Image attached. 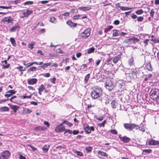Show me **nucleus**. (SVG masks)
<instances>
[{"mask_svg": "<svg viewBox=\"0 0 159 159\" xmlns=\"http://www.w3.org/2000/svg\"><path fill=\"white\" fill-rule=\"evenodd\" d=\"M102 95V90L99 87L94 88L91 93L92 98L96 99L101 97Z\"/></svg>", "mask_w": 159, "mask_h": 159, "instance_id": "obj_1", "label": "nucleus"}, {"mask_svg": "<svg viewBox=\"0 0 159 159\" xmlns=\"http://www.w3.org/2000/svg\"><path fill=\"white\" fill-rule=\"evenodd\" d=\"M155 100L156 101V103L157 104H159V92L157 95V97H155Z\"/></svg>", "mask_w": 159, "mask_h": 159, "instance_id": "obj_46", "label": "nucleus"}, {"mask_svg": "<svg viewBox=\"0 0 159 159\" xmlns=\"http://www.w3.org/2000/svg\"><path fill=\"white\" fill-rule=\"evenodd\" d=\"M131 8L130 7H121L120 9L122 11H126L130 10Z\"/></svg>", "mask_w": 159, "mask_h": 159, "instance_id": "obj_38", "label": "nucleus"}, {"mask_svg": "<svg viewBox=\"0 0 159 159\" xmlns=\"http://www.w3.org/2000/svg\"><path fill=\"white\" fill-rule=\"evenodd\" d=\"M97 153L98 155V157L100 158L101 157H99V156L106 157L107 158L108 157V155L105 152L99 150L98 151Z\"/></svg>", "mask_w": 159, "mask_h": 159, "instance_id": "obj_15", "label": "nucleus"}, {"mask_svg": "<svg viewBox=\"0 0 159 159\" xmlns=\"http://www.w3.org/2000/svg\"><path fill=\"white\" fill-rule=\"evenodd\" d=\"M143 13V11L141 9H140L136 11V13L138 15H140Z\"/></svg>", "mask_w": 159, "mask_h": 159, "instance_id": "obj_52", "label": "nucleus"}, {"mask_svg": "<svg viewBox=\"0 0 159 159\" xmlns=\"http://www.w3.org/2000/svg\"><path fill=\"white\" fill-rule=\"evenodd\" d=\"M81 15H75L73 16V19L75 20H77L80 18V17Z\"/></svg>", "mask_w": 159, "mask_h": 159, "instance_id": "obj_54", "label": "nucleus"}, {"mask_svg": "<svg viewBox=\"0 0 159 159\" xmlns=\"http://www.w3.org/2000/svg\"><path fill=\"white\" fill-rule=\"evenodd\" d=\"M37 68L34 66H32L28 69L27 72L30 73L31 71H34L36 70Z\"/></svg>", "mask_w": 159, "mask_h": 159, "instance_id": "obj_25", "label": "nucleus"}, {"mask_svg": "<svg viewBox=\"0 0 159 159\" xmlns=\"http://www.w3.org/2000/svg\"><path fill=\"white\" fill-rule=\"evenodd\" d=\"M107 123V120H104L101 123H98V126L100 127H104L105 126V124Z\"/></svg>", "mask_w": 159, "mask_h": 159, "instance_id": "obj_32", "label": "nucleus"}, {"mask_svg": "<svg viewBox=\"0 0 159 159\" xmlns=\"http://www.w3.org/2000/svg\"><path fill=\"white\" fill-rule=\"evenodd\" d=\"M23 67L21 66H20L18 67H16V69L19 70L20 71H22L21 70H22V68Z\"/></svg>", "mask_w": 159, "mask_h": 159, "instance_id": "obj_64", "label": "nucleus"}, {"mask_svg": "<svg viewBox=\"0 0 159 159\" xmlns=\"http://www.w3.org/2000/svg\"><path fill=\"white\" fill-rule=\"evenodd\" d=\"M119 137L120 140L124 143H127L130 140V139L126 136H121V135L120 134Z\"/></svg>", "mask_w": 159, "mask_h": 159, "instance_id": "obj_9", "label": "nucleus"}, {"mask_svg": "<svg viewBox=\"0 0 159 159\" xmlns=\"http://www.w3.org/2000/svg\"><path fill=\"white\" fill-rule=\"evenodd\" d=\"M133 62V58H130L128 61V63L130 66L132 65Z\"/></svg>", "mask_w": 159, "mask_h": 159, "instance_id": "obj_51", "label": "nucleus"}, {"mask_svg": "<svg viewBox=\"0 0 159 159\" xmlns=\"http://www.w3.org/2000/svg\"><path fill=\"white\" fill-rule=\"evenodd\" d=\"M10 108L15 113H16L19 109V107L16 105H11Z\"/></svg>", "mask_w": 159, "mask_h": 159, "instance_id": "obj_22", "label": "nucleus"}, {"mask_svg": "<svg viewBox=\"0 0 159 159\" xmlns=\"http://www.w3.org/2000/svg\"><path fill=\"white\" fill-rule=\"evenodd\" d=\"M51 65V62H49L48 63L43 64V65L41 66L40 67L41 68H42L44 69L45 68H46L48 66H50Z\"/></svg>", "mask_w": 159, "mask_h": 159, "instance_id": "obj_26", "label": "nucleus"}, {"mask_svg": "<svg viewBox=\"0 0 159 159\" xmlns=\"http://www.w3.org/2000/svg\"><path fill=\"white\" fill-rule=\"evenodd\" d=\"M146 67L149 71H152V68L150 63H148L146 65Z\"/></svg>", "mask_w": 159, "mask_h": 159, "instance_id": "obj_29", "label": "nucleus"}, {"mask_svg": "<svg viewBox=\"0 0 159 159\" xmlns=\"http://www.w3.org/2000/svg\"><path fill=\"white\" fill-rule=\"evenodd\" d=\"M90 35V30L87 29L81 34V37L82 39L87 38Z\"/></svg>", "mask_w": 159, "mask_h": 159, "instance_id": "obj_7", "label": "nucleus"}, {"mask_svg": "<svg viewBox=\"0 0 159 159\" xmlns=\"http://www.w3.org/2000/svg\"><path fill=\"white\" fill-rule=\"evenodd\" d=\"M10 41L13 47H16V43L15 40L14 38H10Z\"/></svg>", "mask_w": 159, "mask_h": 159, "instance_id": "obj_24", "label": "nucleus"}, {"mask_svg": "<svg viewBox=\"0 0 159 159\" xmlns=\"http://www.w3.org/2000/svg\"><path fill=\"white\" fill-rule=\"evenodd\" d=\"M96 118L99 121H102L103 119V117L102 116H95Z\"/></svg>", "mask_w": 159, "mask_h": 159, "instance_id": "obj_44", "label": "nucleus"}, {"mask_svg": "<svg viewBox=\"0 0 159 159\" xmlns=\"http://www.w3.org/2000/svg\"><path fill=\"white\" fill-rule=\"evenodd\" d=\"M79 132V131L78 130H74L72 132V133L74 135H76L78 134Z\"/></svg>", "mask_w": 159, "mask_h": 159, "instance_id": "obj_62", "label": "nucleus"}, {"mask_svg": "<svg viewBox=\"0 0 159 159\" xmlns=\"http://www.w3.org/2000/svg\"><path fill=\"white\" fill-rule=\"evenodd\" d=\"M7 60H5L4 61H2V63H3L4 62L5 64H6V65H2V66L3 68L7 69L9 68L10 66V64H7Z\"/></svg>", "mask_w": 159, "mask_h": 159, "instance_id": "obj_19", "label": "nucleus"}, {"mask_svg": "<svg viewBox=\"0 0 159 159\" xmlns=\"http://www.w3.org/2000/svg\"><path fill=\"white\" fill-rule=\"evenodd\" d=\"M65 130V128L63 126H57L55 128V130L56 132H61Z\"/></svg>", "mask_w": 159, "mask_h": 159, "instance_id": "obj_12", "label": "nucleus"}, {"mask_svg": "<svg viewBox=\"0 0 159 159\" xmlns=\"http://www.w3.org/2000/svg\"><path fill=\"white\" fill-rule=\"evenodd\" d=\"M36 44V43L32 41L28 45V47L30 49L32 50L33 48V46Z\"/></svg>", "mask_w": 159, "mask_h": 159, "instance_id": "obj_30", "label": "nucleus"}, {"mask_svg": "<svg viewBox=\"0 0 159 159\" xmlns=\"http://www.w3.org/2000/svg\"><path fill=\"white\" fill-rule=\"evenodd\" d=\"M29 11L27 10L26 11H24L20 13V18H23L28 16L31 13H29Z\"/></svg>", "mask_w": 159, "mask_h": 159, "instance_id": "obj_10", "label": "nucleus"}, {"mask_svg": "<svg viewBox=\"0 0 159 159\" xmlns=\"http://www.w3.org/2000/svg\"><path fill=\"white\" fill-rule=\"evenodd\" d=\"M95 50V49L93 47H92L88 50V53L90 54L92 52H93Z\"/></svg>", "mask_w": 159, "mask_h": 159, "instance_id": "obj_42", "label": "nucleus"}, {"mask_svg": "<svg viewBox=\"0 0 159 159\" xmlns=\"http://www.w3.org/2000/svg\"><path fill=\"white\" fill-rule=\"evenodd\" d=\"M85 149L86 151V152L88 153L92 151L93 148L91 146H88L86 147Z\"/></svg>", "mask_w": 159, "mask_h": 159, "instance_id": "obj_35", "label": "nucleus"}, {"mask_svg": "<svg viewBox=\"0 0 159 159\" xmlns=\"http://www.w3.org/2000/svg\"><path fill=\"white\" fill-rule=\"evenodd\" d=\"M90 76V74H88L84 77V81L85 83H87L89 79Z\"/></svg>", "mask_w": 159, "mask_h": 159, "instance_id": "obj_41", "label": "nucleus"}, {"mask_svg": "<svg viewBox=\"0 0 159 159\" xmlns=\"http://www.w3.org/2000/svg\"><path fill=\"white\" fill-rule=\"evenodd\" d=\"M49 21L52 23L56 24L57 23V20L54 17H51L50 18Z\"/></svg>", "mask_w": 159, "mask_h": 159, "instance_id": "obj_33", "label": "nucleus"}, {"mask_svg": "<svg viewBox=\"0 0 159 159\" xmlns=\"http://www.w3.org/2000/svg\"><path fill=\"white\" fill-rule=\"evenodd\" d=\"M42 75L44 77H48L50 76V74L49 73L42 74Z\"/></svg>", "mask_w": 159, "mask_h": 159, "instance_id": "obj_53", "label": "nucleus"}, {"mask_svg": "<svg viewBox=\"0 0 159 159\" xmlns=\"http://www.w3.org/2000/svg\"><path fill=\"white\" fill-rule=\"evenodd\" d=\"M83 126L84 131L87 134H90L92 131H93L94 130V129L93 127L91 126L90 127L87 124H84L83 125Z\"/></svg>", "mask_w": 159, "mask_h": 159, "instance_id": "obj_6", "label": "nucleus"}, {"mask_svg": "<svg viewBox=\"0 0 159 159\" xmlns=\"http://www.w3.org/2000/svg\"><path fill=\"white\" fill-rule=\"evenodd\" d=\"M9 108L6 106L1 107L0 108V111L1 112L8 111H9Z\"/></svg>", "mask_w": 159, "mask_h": 159, "instance_id": "obj_21", "label": "nucleus"}, {"mask_svg": "<svg viewBox=\"0 0 159 159\" xmlns=\"http://www.w3.org/2000/svg\"><path fill=\"white\" fill-rule=\"evenodd\" d=\"M74 152L78 156L82 157L83 156V153L80 151L75 150L74 151Z\"/></svg>", "mask_w": 159, "mask_h": 159, "instance_id": "obj_36", "label": "nucleus"}, {"mask_svg": "<svg viewBox=\"0 0 159 159\" xmlns=\"http://www.w3.org/2000/svg\"><path fill=\"white\" fill-rule=\"evenodd\" d=\"M13 19L10 16L4 17L2 20V21L5 24H8L9 23H13Z\"/></svg>", "mask_w": 159, "mask_h": 159, "instance_id": "obj_5", "label": "nucleus"}, {"mask_svg": "<svg viewBox=\"0 0 159 159\" xmlns=\"http://www.w3.org/2000/svg\"><path fill=\"white\" fill-rule=\"evenodd\" d=\"M79 9L80 10H82L83 11H85L89 10L91 9V8L90 7H80L79 8Z\"/></svg>", "mask_w": 159, "mask_h": 159, "instance_id": "obj_28", "label": "nucleus"}, {"mask_svg": "<svg viewBox=\"0 0 159 159\" xmlns=\"http://www.w3.org/2000/svg\"><path fill=\"white\" fill-rule=\"evenodd\" d=\"M12 6H11L8 7H6L4 6H0V8L5 9H11L12 8Z\"/></svg>", "mask_w": 159, "mask_h": 159, "instance_id": "obj_45", "label": "nucleus"}, {"mask_svg": "<svg viewBox=\"0 0 159 159\" xmlns=\"http://www.w3.org/2000/svg\"><path fill=\"white\" fill-rule=\"evenodd\" d=\"M31 95H30L29 96H25V95H23V99H25L26 98H30L31 97Z\"/></svg>", "mask_w": 159, "mask_h": 159, "instance_id": "obj_60", "label": "nucleus"}, {"mask_svg": "<svg viewBox=\"0 0 159 159\" xmlns=\"http://www.w3.org/2000/svg\"><path fill=\"white\" fill-rule=\"evenodd\" d=\"M11 152L8 150H6L1 153L0 159H8L11 156Z\"/></svg>", "mask_w": 159, "mask_h": 159, "instance_id": "obj_4", "label": "nucleus"}, {"mask_svg": "<svg viewBox=\"0 0 159 159\" xmlns=\"http://www.w3.org/2000/svg\"><path fill=\"white\" fill-rule=\"evenodd\" d=\"M151 151L152 150L151 149H144L143 150V152L145 153H150Z\"/></svg>", "mask_w": 159, "mask_h": 159, "instance_id": "obj_50", "label": "nucleus"}, {"mask_svg": "<svg viewBox=\"0 0 159 159\" xmlns=\"http://www.w3.org/2000/svg\"><path fill=\"white\" fill-rule=\"evenodd\" d=\"M111 106L113 108H116V106L117 104V103L114 100L112 101L111 103Z\"/></svg>", "mask_w": 159, "mask_h": 159, "instance_id": "obj_34", "label": "nucleus"}, {"mask_svg": "<svg viewBox=\"0 0 159 159\" xmlns=\"http://www.w3.org/2000/svg\"><path fill=\"white\" fill-rule=\"evenodd\" d=\"M115 86L114 83L111 80H107L105 82V86L106 88L109 91H111Z\"/></svg>", "mask_w": 159, "mask_h": 159, "instance_id": "obj_2", "label": "nucleus"}, {"mask_svg": "<svg viewBox=\"0 0 159 159\" xmlns=\"http://www.w3.org/2000/svg\"><path fill=\"white\" fill-rule=\"evenodd\" d=\"M151 74L146 75V77L144 78V80L145 81H147L148 79L151 78L152 76Z\"/></svg>", "mask_w": 159, "mask_h": 159, "instance_id": "obj_37", "label": "nucleus"}, {"mask_svg": "<svg viewBox=\"0 0 159 159\" xmlns=\"http://www.w3.org/2000/svg\"><path fill=\"white\" fill-rule=\"evenodd\" d=\"M124 127L127 130L129 131H131L133 129H138V125L135 124L124 123Z\"/></svg>", "mask_w": 159, "mask_h": 159, "instance_id": "obj_3", "label": "nucleus"}, {"mask_svg": "<svg viewBox=\"0 0 159 159\" xmlns=\"http://www.w3.org/2000/svg\"><path fill=\"white\" fill-rule=\"evenodd\" d=\"M37 81V80L36 78L28 79V83L30 85H34L36 84Z\"/></svg>", "mask_w": 159, "mask_h": 159, "instance_id": "obj_14", "label": "nucleus"}, {"mask_svg": "<svg viewBox=\"0 0 159 159\" xmlns=\"http://www.w3.org/2000/svg\"><path fill=\"white\" fill-rule=\"evenodd\" d=\"M33 65V62H29L26 64V68H27L30 67V66H32Z\"/></svg>", "mask_w": 159, "mask_h": 159, "instance_id": "obj_55", "label": "nucleus"}, {"mask_svg": "<svg viewBox=\"0 0 159 159\" xmlns=\"http://www.w3.org/2000/svg\"><path fill=\"white\" fill-rule=\"evenodd\" d=\"M155 12L153 10V9H152L151 10L150 13V15L151 17H153L154 16V14Z\"/></svg>", "mask_w": 159, "mask_h": 159, "instance_id": "obj_49", "label": "nucleus"}, {"mask_svg": "<svg viewBox=\"0 0 159 159\" xmlns=\"http://www.w3.org/2000/svg\"><path fill=\"white\" fill-rule=\"evenodd\" d=\"M65 132L64 133V134H66V133H68L69 134H71L72 133V132L71 130L70 129H66L65 130Z\"/></svg>", "mask_w": 159, "mask_h": 159, "instance_id": "obj_56", "label": "nucleus"}, {"mask_svg": "<svg viewBox=\"0 0 159 159\" xmlns=\"http://www.w3.org/2000/svg\"><path fill=\"white\" fill-rule=\"evenodd\" d=\"M143 20V18L142 16H139L138 17L137 20L138 21H142Z\"/></svg>", "mask_w": 159, "mask_h": 159, "instance_id": "obj_57", "label": "nucleus"}, {"mask_svg": "<svg viewBox=\"0 0 159 159\" xmlns=\"http://www.w3.org/2000/svg\"><path fill=\"white\" fill-rule=\"evenodd\" d=\"M51 82L53 83V84H55V81L56 80V78L55 77H53L52 79H51Z\"/></svg>", "mask_w": 159, "mask_h": 159, "instance_id": "obj_58", "label": "nucleus"}, {"mask_svg": "<svg viewBox=\"0 0 159 159\" xmlns=\"http://www.w3.org/2000/svg\"><path fill=\"white\" fill-rule=\"evenodd\" d=\"M158 91L159 90L158 89H156L155 88L152 89L150 93V98L155 100V98H154V96L156 95Z\"/></svg>", "mask_w": 159, "mask_h": 159, "instance_id": "obj_8", "label": "nucleus"}, {"mask_svg": "<svg viewBox=\"0 0 159 159\" xmlns=\"http://www.w3.org/2000/svg\"><path fill=\"white\" fill-rule=\"evenodd\" d=\"M128 40L129 41L135 43L139 41V40L138 39L134 37H133L129 39Z\"/></svg>", "mask_w": 159, "mask_h": 159, "instance_id": "obj_17", "label": "nucleus"}, {"mask_svg": "<svg viewBox=\"0 0 159 159\" xmlns=\"http://www.w3.org/2000/svg\"><path fill=\"white\" fill-rule=\"evenodd\" d=\"M28 146L29 147H30L33 151H35L37 150L35 147H33L30 145H28Z\"/></svg>", "mask_w": 159, "mask_h": 159, "instance_id": "obj_61", "label": "nucleus"}, {"mask_svg": "<svg viewBox=\"0 0 159 159\" xmlns=\"http://www.w3.org/2000/svg\"><path fill=\"white\" fill-rule=\"evenodd\" d=\"M66 24L71 27H75L77 25V24L76 23H74L70 20H69L67 21L66 22Z\"/></svg>", "mask_w": 159, "mask_h": 159, "instance_id": "obj_16", "label": "nucleus"}, {"mask_svg": "<svg viewBox=\"0 0 159 159\" xmlns=\"http://www.w3.org/2000/svg\"><path fill=\"white\" fill-rule=\"evenodd\" d=\"M33 3V2L31 1H28L25 2L24 3V6L26 5H30L32 4Z\"/></svg>", "mask_w": 159, "mask_h": 159, "instance_id": "obj_43", "label": "nucleus"}, {"mask_svg": "<svg viewBox=\"0 0 159 159\" xmlns=\"http://www.w3.org/2000/svg\"><path fill=\"white\" fill-rule=\"evenodd\" d=\"M149 144L150 145H157L159 144V141H156L154 140H152L149 143Z\"/></svg>", "mask_w": 159, "mask_h": 159, "instance_id": "obj_20", "label": "nucleus"}, {"mask_svg": "<svg viewBox=\"0 0 159 159\" xmlns=\"http://www.w3.org/2000/svg\"><path fill=\"white\" fill-rule=\"evenodd\" d=\"M24 111L25 112V113L27 114H30V113H31L32 111L31 110L28 108H25L24 109Z\"/></svg>", "mask_w": 159, "mask_h": 159, "instance_id": "obj_39", "label": "nucleus"}, {"mask_svg": "<svg viewBox=\"0 0 159 159\" xmlns=\"http://www.w3.org/2000/svg\"><path fill=\"white\" fill-rule=\"evenodd\" d=\"M50 145H45L42 148L43 152L45 153H47L50 148Z\"/></svg>", "mask_w": 159, "mask_h": 159, "instance_id": "obj_18", "label": "nucleus"}, {"mask_svg": "<svg viewBox=\"0 0 159 159\" xmlns=\"http://www.w3.org/2000/svg\"><path fill=\"white\" fill-rule=\"evenodd\" d=\"M70 14L68 12H66L62 14V16H69Z\"/></svg>", "mask_w": 159, "mask_h": 159, "instance_id": "obj_63", "label": "nucleus"}, {"mask_svg": "<svg viewBox=\"0 0 159 159\" xmlns=\"http://www.w3.org/2000/svg\"><path fill=\"white\" fill-rule=\"evenodd\" d=\"M44 130V127L42 126H38L37 127H35L34 129V130L35 131H38L40 130Z\"/></svg>", "mask_w": 159, "mask_h": 159, "instance_id": "obj_31", "label": "nucleus"}, {"mask_svg": "<svg viewBox=\"0 0 159 159\" xmlns=\"http://www.w3.org/2000/svg\"><path fill=\"white\" fill-rule=\"evenodd\" d=\"M19 159H26L25 157L22 155L19 154Z\"/></svg>", "mask_w": 159, "mask_h": 159, "instance_id": "obj_59", "label": "nucleus"}, {"mask_svg": "<svg viewBox=\"0 0 159 159\" xmlns=\"http://www.w3.org/2000/svg\"><path fill=\"white\" fill-rule=\"evenodd\" d=\"M45 88L43 84H41L39 88V91H43L45 89Z\"/></svg>", "mask_w": 159, "mask_h": 159, "instance_id": "obj_40", "label": "nucleus"}, {"mask_svg": "<svg viewBox=\"0 0 159 159\" xmlns=\"http://www.w3.org/2000/svg\"><path fill=\"white\" fill-rule=\"evenodd\" d=\"M109 132H110L111 133H112L113 134H117V131L115 129L111 130H109Z\"/></svg>", "mask_w": 159, "mask_h": 159, "instance_id": "obj_48", "label": "nucleus"}, {"mask_svg": "<svg viewBox=\"0 0 159 159\" xmlns=\"http://www.w3.org/2000/svg\"><path fill=\"white\" fill-rule=\"evenodd\" d=\"M127 34V33L125 32H120L119 31V36H124Z\"/></svg>", "mask_w": 159, "mask_h": 159, "instance_id": "obj_47", "label": "nucleus"}, {"mask_svg": "<svg viewBox=\"0 0 159 159\" xmlns=\"http://www.w3.org/2000/svg\"><path fill=\"white\" fill-rule=\"evenodd\" d=\"M120 56L118 55L116 57L113 59V61L114 63H116L119 60L120 58Z\"/></svg>", "mask_w": 159, "mask_h": 159, "instance_id": "obj_27", "label": "nucleus"}, {"mask_svg": "<svg viewBox=\"0 0 159 159\" xmlns=\"http://www.w3.org/2000/svg\"><path fill=\"white\" fill-rule=\"evenodd\" d=\"M112 31L113 32L112 36L113 37H117L119 36V30L114 29L112 30Z\"/></svg>", "mask_w": 159, "mask_h": 159, "instance_id": "obj_23", "label": "nucleus"}, {"mask_svg": "<svg viewBox=\"0 0 159 159\" xmlns=\"http://www.w3.org/2000/svg\"><path fill=\"white\" fill-rule=\"evenodd\" d=\"M16 93V91L14 90H10L6 92V93L5 94V96L6 97L8 98L12 95L15 94Z\"/></svg>", "mask_w": 159, "mask_h": 159, "instance_id": "obj_13", "label": "nucleus"}, {"mask_svg": "<svg viewBox=\"0 0 159 159\" xmlns=\"http://www.w3.org/2000/svg\"><path fill=\"white\" fill-rule=\"evenodd\" d=\"M20 28V26L18 23H16L13 26L10 30V32H15L17 30H19Z\"/></svg>", "mask_w": 159, "mask_h": 159, "instance_id": "obj_11", "label": "nucleus"}]
</instances>
